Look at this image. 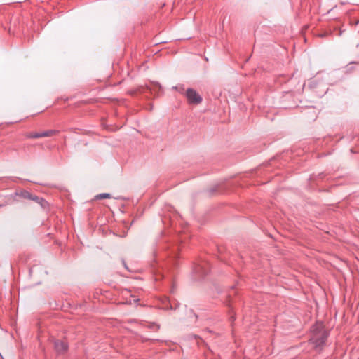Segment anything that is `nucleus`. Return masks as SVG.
I'll list each match as a JSON object with an SVG mask.
<instances>
[{
  "label": "nucleus",
  "instance_id": "obj_1",
  "mask_svg": "<svg viewBox=\"0 0 359 359\" xmlns=\"http://www.w3.org/2000/svg\"><path fill=\"white\" fill-rule=\"evenodd\" d=\"M313 333L310 342L316 349L321 350L325 344L328 337V332L324 329V326L321 323H317L311 327Z\"/></svg>",
  "mask_w": 359,
  "mask_h": 359
},
{
  "label": "nucleus",
  "instance_id": "obj_2",
  "mask_svg": "<svg viewBox=\"0 0 359 359\" xmlns=\"http://www.w3.org/2000/svg\"><path fill=\"white\" fill-rule=\"evenodd\" d=\"M186 97L189 104H197L201 102L202 98L194 89L188 88L186 91Z\"/></svg>",
  "mask_w": 359,
  "mask_h": 359
},
{
  "label": "nucleus",
  "instance_id": "obj_3",
  "mask_svg": "<svg viewBox=\"0 0 359 359\" xmlns=\"http://www.w3.org/2000/svg\"><path fill=\"white\" fill-rule=\"evenodd\" d=\"M22 195L23 198L34 201L40 204L43 208H45L48 203L44 198L33 195L28 191L23 192Z\"/></svg>",
  "mask_w": 359,
  "mask_h": 359
},
{
  "label": "nucleus",
  "instance_id": "obj_4",
  "mask_svg": "<svg viewBox=\"0 0 359 359\" xmlns=\"http://www.w3.org/2000/svg\"><path fill=\"white\" fill-rule=\"evenodd\" d=\"M194 272L198 278H203L208 273V266L206 264H198L194 269Z\"/></svg>",
  "mask_w": 359,
  "mask_h": 359
},
{
  "label": "nucleus",
  "instance_id": "obj_5",
  "mask_svg": "<svg viewBox=\"0 0 359 359\" xmlns=\"http://www.w3.org/2000/svg\"><path fill=\"white\" fill-rule=\"evenodd\" d=\"M55 349L58 353H62L67 350V344L62 341L56 340L54 342Z\"/></svg>",
  "mask_w": 359,
  "mask_h": 359
},
{
  "label": "nucleus",
  "instance_id": "obj_6",
  "mask_svg": "<svg viewBox=\"0 0 359 359\" xmlns=\"http://www.w3.org/2000/svg\"><path fill=\"white\" fill-rule=\"evenodd\" d=\"M59 133V130H49L41 133L42 137H50Z\"/></svg>",
  "mask_w": 359,
  "mask_h": 359
},
{
  "label": "nucleus",
  "instance_id": "obj_7",
  "mask_svg": "<svg viewBox=\"0 0 359 359\" xmlns=\"http://www.w3.org/2000/svg\"><path fill=\"white\" fill-rule=\"evenodd\" d=\"M26 136L27 138L33 139L42 137L41 133H27Z\"/></svg>",
  "mask_w": 359,
  "mask_h": 359
},
{
  "label": "nucleus",
  "instance_id": "obj_8",
  "mask_svg": "<svg viewBox=\"0 0 359 359\" xmlns=\"http://www.w3.org/2000/svg\"><path fill=\"white\" fill-rule=\"evenodd\" d=\"M111 196L110 194L108 193H102L95 196V199H104V198H110Z\"/></svg>",
  "mask_w": 359,
  "mask_h": 359
},
{
  "label": "nucleus",
  "instance_id": "obj_9",
  "mask_svg": "<svg viewBox=\"0 0 359 359\" xmlns=\"http://www.w3.org/2000/svg\"><path fill=\"white\" fill-rule=\"evenodd\" d=\"M148 327L151 330H154L155 331H157L159 328H160V326L154 323H150L148 326Z\"/></svg>",
  "mask_w": 359,
  "mask_h": 359
},
{
  "label": "nucleus",
  "instance_id": "obj_10",
  "mask_svg": "<svg viewBox=\"0 0 359 359\" xmlns=\"http://www.w3.org/2000/svg\"><path fill=\"white\" fill-rule=\"evenodd\" d=\"M123 264H124V266H125V268H126V269H127V266L126 265V264H125V262H123Z\"/></svg>",
  "mask_w": 359,
  "mask_h": 359
}]
</instances>
